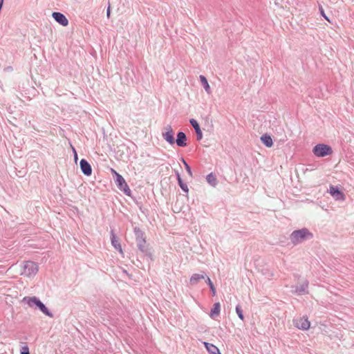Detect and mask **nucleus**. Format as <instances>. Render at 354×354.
<instances>
[{
	"label": "nucleus",
	"instance_id": "obj_2",
	"mask_svg": "<svg viewBox=\"0 0 354 354\" xmlns=\"http://www.w3.org/2000/svg\"><path fill=\"white\" fill-rule=\"evenodd\" d=\"M292 242L295 244L313 237V234L306 229L294 231L291 234Z\"/></svg>",
	"mask_w": 354,
	"mask_h": 354
},
{
	"label": "nucleus",
	"instance_id": "obj_11",
	"mask_svg": "<svg viewBox=\"0 0 354 354\" xmlns=\"http://www.w3.org/2000/svg\"><path fill=\"white\" fill-rule=\"evenodd\" d=\"M186 136L183 132H179L177 135L176 144L179 147H185L186 143Z\"/></svg>",
	"mask_w": 354,
	"mask_h": 354
},
{
	"label": "nucleus",
	"instance_id": "obj_24",
	"mask_svg": "<svg viewBox=\"0 0 354 354\" xmlns=\"http://www.w3.org/2000/svg\"><path fill=\"white\" fill-rule=\"evenodd\" d=\"M183 162H184V165H185V168H186L187 171L188 172V174H189L190 176H192V171H191V168H190V167L187 164V162H186L185 160H183Z\"/></svg>",
	"mask_w": 354,
	"mask_h": 354
},
{
	"label": "nucleus",
	"instance_id": "obj_20",
	"mask_svg": "<svg viewBox=\"0 0 354 354\" xmlns=\"http://www.w3.org/2000/svg\"><path fill=\"white\" fill-rule=\"evenodd\" d=\"M112 244L115 247V249L118 250L121 253L122 252V247L119 242L115 239V236H113L111 240Z\"/></svg>",
	"mask_w": 354,
	"mask_h": 354
},
{
	"label": "nucleus",
	"instance_id": "obj_17",
	"mask_svg": "<svg viewBox=\"0 0 354 354\" xmlns=\"http://www.w3.org/2000/svg\"><path fill=\"white\" fill-rule=\"evenodd\" d=\"M204 278L205 276L203 274H194L190 278V283L193 285L196 284L200 279H203Z\"/></svg>",
	"mask_w": 354,
	"mask_h": 354
},
{
	"label": "nucleus",
	"instance_id": "obj_5",
	"mask_svg": "<svg viewBox=\"0 0 354 354\" xmlns=\"http://www.w3.org/2000/svg\"><path fill=\"white\" fill-rule=\"evenodd\" d=\"M313 153L317 157H324L333 153L330 146L324 144L317 145L313 148Z\"/></svg>",
	"mask_w": 354,
	"mask_h": 354
},
{
	"label": "nucleus",
	"instance_id": "obj_1",
	"mask_svg": "<svg viewBox=\"0 0 354 354\" xmlns=\"http://www.w3.org/2000/svg\"><path fill=\"white\" fill-rule=\"evenodd\" d=\"M22 301L26 302L30 307L36 306L44 314L53 317L52 313L49 312L45 305L36 297H25Z\"/></svg>",
	"mask_w": 354,
	"mask_h": 354
},
{
	"label": "nucleus",
	"instance_id": "obj_16",
	"mask_svg": "<svg viewBox=\"0 0 354 354\" xmlns=\"http://www.w3.org/2000/svg\"><path fill=\"white\" fill-rule=\"evenodd\" d=\"M200 80H201V83L203 85V87H204L205 91L207 93H210L211 88H210L209 84H208V82H207L206 77L203 75H200Z\"/></svg>",
	"mask_w": 354,
	"mask_h": 354
},
{
	"label": "nucleus",
	"instance_id": "obj_12",
	"mask_svg": "<svg viewBox=\"0 0 354 354\" xmlns=\"http://www.w3.org/2000/svg\"><path fill=\"white\" fill-rule=\"evenodd\" d=\"M204 345L210 354H221L218 348L214 344L204 342Z\"/></svg>",
	"mask_w": 354,
	"mask_h": 354
},
{
	"label": "nucleus",
	"instance_id": "obj_13",
	"mask_svg": "<svg viewBox=\"0 0 354 354\" xmlns=\"http://www.w3.org/2000/svg\"><path fill=\"white\" fill-rule=\"evenodd\" d=\"M190 123L192 125V127L194 128L196 133L198 136V139L201 140L202 138V132L201 131L200 127L197 121L194 119L190 120Z\"/></svg>",
	"mask_w": 354,
	"mask_h": 354
},
{
	"label": "nucleus",
	"instance_id": "obj_27",
	"mask_svg": "<svg viewBox=\"0 0 354 354\" xmlns=\"http://www.w3.org/2000/svg\"><path fill=\"white\" fill-rule=\"evenodd\" d=\"M206 282L208 283L209 286H211V284H213V283L212 282L211 279L209 277L207 278Z\"/></svg>",
	"mask_w": 354,
	"mask_h": 354
},
{
	"label": "nucleus",
	"instance_id": "obj_26",
	"mask_svg": "<svg viewBox=\"0 0 354 354\" xmlns=\"http://www.w3.org/2000/svg\"><path fill=\"white\" fill-rule=\"evenodd\" d=\"M212 292V295L214 296L216 295V288L214 286V284H211V286H209Z\"/></svg>",
	"mask_w": 354,
	"mask_h": 354
},
{
	"label": "nucleus",
	"instance_id": "obj_6",
	"mask_svg": "<svg viewBox=\"0 0 354 354\" xmlns=\"http://www.w3.org/2000/svg\"><path fill=\"white\" fill-rule=\"evenodd\" d=\"M295 326L301 330H308L310 326V322L308 318L301 317L295 320Z\"/></svg>",
	"mask_w": 354,
	"mask_h": 354
},
{
	"label": "nucleus",
	"instance_id": "obj_22",
	"mask_svg": "<svg viewBox=\"0 0 354 354\" xmlns=\"http://www.w3.org/2000/svg\"><path fill=\"white\" fill-rule=\"evenodd\" d=\"M236 312L239 316V317L241 319V320H243L244 319V316L243 315V313H242V310L240 308V307L239 306H237L236 307Z\"/></svg>",
	"mask_w": 354,
	"mask_h": 354
},
{
	"label": "nucleus",
	"instance_id": "obj_3",
	"mask_svg": "<svg viewBox=\"0 0 354 354\" xmlns=\"http://www.w3.org/2000/svg\"><path fill=\"white\" fill-rule=\"evenodd\" d=\"M111 171L115 176V183L118 185V187L124 194L129 196L131 194V189L129 187L127 183H126L124 178L118 174L114 169H111Z\"/></svg>",
	"mask_w": 354,
	"mask_h": 354
},
{
	"label": "nucleus",
	"instance_id": "obj_25",
	"mask_svg": "<svg viewBox=\"0 0 354 354\" xmlns=\"http://www.w3.org/2000/svg\"><path fill=\"white\" fill-rule=\"evenodd\" d=\"M320 10V12H321V15L328 21H330V19H328V17L326 15L325 12H324V9L322 8V7H321L319 8Z\"/></svg>",
	"mask_w": 354,
	"mask_h": 354
},
{
	"label": "nucleus",
	"instance_id": "obj_7",
	"mask_svg": "<svg viewBox=\"0 0 354 354\" xmlns=\"http://www.w3.org/2000/svg\"><path fill=\"white\" fill-rule=\"evenodd\" d=\"M174 135V133L171 126H167L165 128V132L162 133L164 139L171 145H173L175 142Z\"/></svg>",
	"mask_w": 354,
	"mask_h": 354
},
{
	"label": "nucleus",
	"instance_id": "obj_14",
	"mask_svg": "<svg viewBox=\"0 0 354 354\" xmlns=\"http://www.w3.org/2000/svg\"><path fill=\"white\" fill-rule=\"evenodd\" d=\"M261 140L267 147H271L273 145L272 138L267 134L263 135L261 137Z\"/></svg>",
	"mask_w": 354,
	"mask_h": 354
},
{
	"label": "nucleus",
	"instance_id": "obj_19",
	"mask_svg": "<svg viewBox=\"0 0 354 354\" xmlns=\"http://www.w3.org/2000/svg\"><path fill=\"white\" fill-rule=\"evenodd\" d=\"M177 179H178V184H179L180 187H181V189L183 191H185V192H188V191H189L188 187L183 183V180H182L181 177L179 174H177Z\"/></svg>",
	"mask_w": 354,
	"mask_h": 354
},
{
	"label": "nucleus",
	"instance_id": "obj_28",
	"mask_svg": "<svg viewBox=\"0 0 354 354\" xmlns=\"http://www.w3.org/2000/svg\"><path fill=\"white\" fill-rule=\"evenodd\" d=\"M106 15L108 17H110V6L108 7Z\"/></svg>",
	"mask_w": 354,
	"mask_h": 354
},
{
	"label": "nucleus",
	"instance_id": "obj_4",
	"mask_svg": "<svg viewBox=\"0 0 354 354\" xmlns=\"http://www.w3.org/2000/svg\"><path fill=\"white\" fill-rule=\"evenodd\" d=\"M38 271L37 265L32 261H26L21 268V274L24 276H32L36 274Z\"/></svg>",
	"mask_w": 354,
	"mask_h": 354
},
{
	"label": "nucleus",
	"instance_id": "obj_21",
	"mask_svg": "<svg viewBox=\"0 0 354 354\" xmlns=\"http://www.w3.org/2000/svg\"><path fill=\"white\" fill-rule=\"evenodd\" d=\"M308 283L307 281H306L302 286L301 287L299 288V289H297V292H306L307 290V288H308Z\"/></svg>",
	"mask_w": 354,
	"mask_h": 354
},
{
	"label": "nucleus",
	"instance_id": "obj_15",
	"mask_svg": "<svg viewBox=\"0 0 354 354\" xmlns=\"http://www.w3.org/2000/svg\"><path fill=\"white\" fill-rule=\"evenodd\" d=\"M220 309L221 306L219 303H216L214 304L213 308L211 310L210 312V317L212 318H215L216 316H218L220 313Z\"/></svg>",
	"mask_w": 354,
	"mask_h": 354
},
{
	"label": "nucleus",
	"instance_id": "obj_18",
	"mask_svg": "<svg viewBox=\"0 0 354 354\" xmlns=\"http://www.w3.org/2000/svg\"><path fill=\"white\" fill-rule=\"evenodd\" d=\"M207 181L212 186H215L217 183L216 177L212 173L207 175Z\"/></svg>",
	"mask_w": 354,
	"mask_h": 354
},
{
	"label": "nucleus",
	"instance_id": "obj_10",
	"mask_svg": "<svg viewBox=\"0 0 354 354\" xmlns=\"http://www.w3.org/2000/svg\"><path fill=\"white\" fill-rule=\"evenodd\" d=\"M80 167L84 174L90 176L92 173V169L90 164L84 159L80 161Z\"/></svg>",
	"mask_w": 354,
	"mask_h": 354
},
{
	"label": "nucleus",
	"instance_id": "obj_23",
	"mask_svg": "<svg viewBox=\"0 0 354 354\" xmlns=\"http://www.w3.org/2000/svg\"><path fill=\"white\" fill-rule=\"evenodd\" d=\"M21 354H30L29 348L27 346H23L21 348Z\"/></svg>",
	"mask_w": 354,
	"mask_h": 354
},
{
	"label": "nucleus",
	"instance_id": "obj_9",
	"mask_svg": "<svg viewBox=\"0 0 354 354\" xmlns=\"http://www.w3.org/2000/svg\"><path fill=\"white\" fill-rule=\"evenodd\" d=\"M52 16L54 19L62 26H66L68 24V19L62 13L54 12Z\"/></svg>",
	"mask_w": 354,
	"mask_h": 354
},
{
	"label": "nucleus",
	"instance_id": "obj_8",
	"mask_svg": "<svg viewBox=\"0 0 354 354\" xmlns=\"http://www.w3.org/2000/svg\"><path fill=\"white\" fill-rule=\"evenodd\" d=\"M329 193L336 200L344 201L345 195L335 186H330Z\"/></svg>",
	"mask_w": 354,
	"mask_h": 354
}]
</instances>
